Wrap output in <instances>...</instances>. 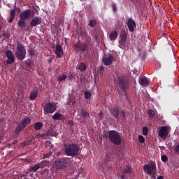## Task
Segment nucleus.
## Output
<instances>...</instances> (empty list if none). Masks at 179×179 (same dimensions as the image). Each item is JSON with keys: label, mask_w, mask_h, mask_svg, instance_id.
I'll return each mask as SVG.
<instances>
[{"label": "nucleus", "mask_w": 179, "mask_h": 179, "mask_svg": "<svg viewBox=\"0 0 179 179\" xmlns=\"http://www.w3.org/2000/svg\"><path fill=\"white\" fill-rule=\"evenodd\" d=\"M158 135L162 139L163 138L166 139V138H167V136H169V128L167 127V126L161 127V128L158 132Z\"/></svg>", "instance_id": "14"}, {"label": "nucleus", "mask_w": 179, "mask_h": 179, "mask_svg": "<svg viewBox=\"0 0 179 179\" xmlns=\"http://www.w3.org/2000/svg\"><path fill=\"white\" fill-rule=\"evenodd\" d=\"M44 127V123L41 122H37L34 124V128L36 131H40Z\"/></svg>", "instance_id": "24"}, {"label": "nucleus", "mask_w": 179, "mask_h": 179, "mask_svg": "<svg viewBox=\"0 0 179 179\" xmlns=\"http://www.w3.org/2000/svg\"><path fill=\"white\" fill-rule=\"evenodd\" d=\"M46 145L48 146H49V148H52V144H51V142L50 141H47L46 142Z\"/></svg>", "instance_id": "47"}, {"label": "nucleus", "mask_w": 179, "mask_h": 179, "mask_svg": "<svg viewBox=\"0 0 179 179\" xmlns=\"http://www.w3.org/2000/svg\"><path fill=\"white\" fill-rule=\"evenodd\" d=\"M84 96L86 99V100H89L92 98V93L89 92L88 91H85Z\"/></svg>", "instance_id": "33"}, {"label": "nucleus", "mask_w": 179, "mask_h": 179, "mask_svg": "<svg viewBox=\"0 0 179 179\" xmlns=\"http://www.w3.org/2000/svg\"><path fill=\"white\" fill-rule=\"evenodd\" d=\"M31 122V119H30V117L23 118L21 122H18V124H17L15 130V134H16V135H19V134H20V132H22V131H23V129H24V128L27 127V125H29Z\"/></svg>", "instance_id": "6"}, {"label": "nucleus", "mask_w": 179, "mask_h": 179, "mask_svg": "<svg viewBox=\"0 0 179 179\" xmlns=\"http://www.w3.org/2000/svg\"><path fill=\"white\" fill-rule=\"evenodd\" d=\"M68 162L72 163L73 159L70 157L59 158L55 161V167L57 170H62L68 167Z\"/></svg>", "instance_id": "5"}, {"label": "nucleus", "mask_w": 179, "mask_h": 179, "mask_svg": "<svg viewBox=\"0 0 179 179\" xmlns=\"http://www.w3.org/2000/svg\"><path fill=\"white\" fill-rule=\"evenodd\" d=\"M15 57L19 61H23L26 58V49L22 43H18L17 46V51Z\"/></svg>", "instance_id": "7"}, {"label": "nucleus", "mask_w": 179, "mask_h": 179, "mask_svg": "<svg viewBox=\"0 0 179 179\" xmlns=\"http://www.w3.org/2000/svg\"><path fill=\"white\" fill-rule=\"evenodd\" d=\"M52 156V152L50 151L49 152L43 155L42 159H50Z\"/></svg>", "instance_id": "34"}, {"label": "nucleus", "mask_w": 179, "mask_h": 179, "mask_svg": "<svg viewBox=\"0 0 179 179\" xmlns=\"http://www.w3.org/2000/svg\"><path fill=\"white\" fill-rule=\"evenodd\" d=\"M115 83H117L119 89L122 90L127 100H129L128 98V89H129V80L128 78L122 76H118L115 80Z\"/></svg>", "instance_id": "1"}, {"label": "nucleus", "mask_w": 179, "mask_h": 179, "mask_svg": "<svg viewBox=\"0 0 179 179\" xmlns=\"http://www.w3.org/2000/svg\"><path fill=\"white\" fill-rule=\"evenodd\" d=\"M139 84L141 85V86H148L149 80L146 77H141L139 78Z\"/></svg>", "instance_id": "19"}, {"label": "nucleus", "mask_w": 179, "mask_h": 179, "mask_svg": "<svg viewBox=\"0 0 179 179\" xmlns=\"http://www.w3.org/2000/svg\"><path fill=\"white\" fill-rule=\"evenodd\" d=\"M10 18L8 20V23H12L13 20H15V17L16 16L15 10H11L10 13Z\"/></svg>", "instance_id": "27"}, {"label": "nucleus", "mask_w": 179, "mask_h": 179, "mask_svg": "<svg viewBox=\"0 0 179 179\" xmlns=\"http://www.w3.org/2000/svg\"><path fill=\"white\" fill-rule=\"evenodd\" d=\"M1 29H2V27H0V31H1Z\"/></svg>", "instance_id": "56"}, {"label": "nucleus", "mask_w": 179, "mask_h": 179, "mask_svg": "<svg viewBox=\"0 0 179 179\" xmlns=\"http://www.w3.org/2000/svg\"><path fill=\"white\" fill-rule=\"evenodd\" d=\"M17 143V140H14L13 142V145H16Z\"/></svg>", "instance_id": "52"}, {"label": "nucleus", "mask_w": 179, "mask_h": 179, "mask_svg": "<svg viewBox=\"0 0 179 179\" xmlns=\"http://www.w3.org/2000/svg\"><path fill=\"white\" fill-rule=\"evenodd\" d=\"M48 173V169H42L40 171V174H41V176H44L45 173Z\"/></svg>", "instance_id": "40"}, {"label": "nucleus", "mask_w": 179, "mask_h": 179, "mask_svg": "<svg viewBox=\"0 0 179 179\" xmlns=\"http://www.w3.org/2000/svg\"><path fill=\"white\" fill-rule=\"evenodd\" d=\"M120 38L121 40H127L128 38V35L125 31H122L120 34Z\"/></svg>", "instance_id": "31"}, {"label": "nucleus", "mask_w": 179, "mask_h": 179, "mask_svg": "<svg viewBox=\"0 0 179 179\" xmlns=\"http://www.w3.org/2000/svg\"><path fill=\"white\" fill-rule=\"evenodd\" d=\"M161 159L164 163H166V162H167V160H169V157H167V155H162L161 157Z\"/></svg>", "instance_id": "38"}, {"label": "nucleus", "mask_w": 179, "mask_h": 179, "mask_svg": "<svg viewBox=\"0 0 179 179\" xmlns=\"http://www.w3.org/2000/svg\"><path fill=\"white\" fill-rule=\"evenodd\" d=\"M38 93V90L37 89L33 90L30 93V96H29L30 100H36V99H37Z\"/></svg>", "instance_id": "22"}, {"label": "nucleus", "mask_w": 179, "mask_h": 179, "mask_svg": "<svg viewBox=\"0 0 179 179\" xmlns=\"http://www.w3.org/2000/svg\"><path fill=\"white\" fill-rule=\"evenodd\" d=\"M156 164L151 163L150 164H145L143 166V170L148 176H151V174H153L155 171H156Z\"/></svg>", "instance_id": "11"}, {"label": "nucleus", "mask_w": 179, "mask_h": 179, "mask_svg": "<svg viewBox=\"0 0 179 179\" xmlns=\"http://www.w3.org/2000/svg\"><path fill=\"white\" fill-rule=\"evenodd\" d=\"M67 106H71V101H69L67 102Z\"/></svg>", "instance_id": "55"}, {"label": "nucleus", "mask_w": 179, "mask_h": 179, "mask_svg": "<svg viewBox=\"0 0 179 179\" xmlns=\"http://www.w3.org/2000/svg\"><path fill=\"white\" fill-rule=\"evenodd\" d=\"M108 139L110 143L118 146L122 143V138L121 134L115 130H110L108 132Z\"/></svg>", "instance_id": "4"}, {"label": "nucleus", "mask_w": 179, "mask_h": 179, "mask_svg": "<svg viewBox=\"0 0 179 179\" xmlns=\"http://www.w3.org/2000/svg\"><path fill=\"white\" fill-rule=\"evenodd\" d=\"M52 120H58V121H64V115L59 113H55L54 115L52 117Z\"/></svg>", "instance_id": "20"}, {"label": "nucleus", "mask_w": 179, "mask_h": 179, "mask_svg": "<svg viewBox=\"0 0 179 179\" xmlns=\"http://www.w3.org/2000/svg\"><path fill=\"white\" fill-rule=\"evenodd\" d=\"M30 17H31V10L30 9L25 10L20 14V20L17 22V26L21 30H24V27L27 26L26 20L30 19Z\"/></svg>", "instance_id": "3"}, {"label": "nucleus", "mask_w": 179, "mask_h": 179, "mask_svg": "<svg viewBox=\"0 0 179 179\" xmlns=\"http://www.w3.org/2000/svg\"><path fill=\"white\" fill-rule=\"evenodd\" d=\"M78 115L83 118L84 124H86V122H87V120L90 118V114L86 110L85 108H79L78 110Z\"/></svg>", "instance_id": "10"}, {"label": "nucleus", "mask_w": 179, "mask_h": 179, "mask_svg": "<svg viewBox=\"0 0 179 179\" xmlns=\"http://www.w3.org/2000/svg\"><path fill=\"white\" fill-rule=\"evenodd\" d=\"M109 111L110 114L113 115V117H115L116 120H118V118H120V109H118L117 107L110 108Z\"/></svg>", "instance_id": "16"}, {"label": "nucleus", "mask_w": 179, "mask_h": 179, "mask_svg": "<svg viewBox=\"0 0 179 179\" xmlns=\"http://www.w3.org/2000/svg\"><path fill=\"white\" fill-rule=\"evenodd\" d=\"M138 141L139 142H141V143H145V138L143 137V136L140 135L138 136Z\"/></svg>", "instance_id": "39"}, {"label": "nucleus", "mask_w": 179, "mask_h": 179, "mask_svg": "<svg viewBox=\"0 0 179 179\" xmlns=\"http://www.w3.org/2000/svg\"><path fill=\"white\" fill-rule=\"evenodd\" d=\"M99 120H103V118H104V115H103L102 111H100V113H99Z\"/></svg>", "instance_id": "44"}, {"label": "nucleus", "mask_w": 179, "mask_h": 179, "mask_svg": "<svg viewBox=\"0 0 179 179\" xmlns=\"http://www.w3.org/2000/svg\"><path fill=\"white\" fill-rule=\"evenodd\" d=\"M112 8L114 13L117 12V7H115V6L113 5Z\"/></svg>", "instance_id": "48"}, {"label": "nucleus", "mask_w": 179, "mask_h": 179, "mask_svg": "<svg viewBox=\"0 0 179 179\" xmlns=\"http://www.w3.org/2000/svg\"><path fill=\"white\" fill-rule=\"evenodd\" d=\"M109 38L111 41H114L116 38H118V33L117 31L115 30L112 31L109 35Z\"/></svg>", "instance_id": "23"}, {"label": "nucleus", "mask_w": 179, "mask_h": 179, "mask_svg": "<svg viewBox=\"0 0 179 179\" xmlns=\"http://www.w3.org/2000/svg\"><path fill=\"white\" fill-rule=\"evenodd\" d=\"M127 27H128L129 31H131L132 33L134 31L135 27H136V22H135L134 21V20H132L131 18H129L127 20Z\"/></svg>", "instance_id": "15"}, {"label": "nucleus", "mask_w": 179, "mask_h": 179, "mask_svg": "<svg viewBox=\"0 0 179 179\" xmlns=\"http://www.w3.org/2000/svg\"><path fill=\"white\" fill-rule=\"evenodd\" d=\"M6 57H7V60L6 61L7 65H11L15 62V54L12 50H7L6 52Z\"/></svg>", "instance_id": "12"}, {"label": "nucleus", "mask_w": 179, "mask_h": 179, "mask_svg": "<svg viewBox=\"0 0 179 179\" xmlns=\"http://www.w3.org/2000/svg\"><path fill=\"white\" fill-rule=\"evenodd\" d=\"M174 151L176 155H179V144H178L175 146Z\"/></svg>", "instance_id": "41"}, {"label": "nucleus", "mask_w": 179, "mask_h": 179, "mask_svg": "<svg viewBox=\"0 0 179 179\" xmlns=\"http://www.w3.org/2000/svg\"><path fill=\"white\" fill-rule=\"evenodd\" d=\"M44 114H53L57 111V103L48 102L43 107Z\"/></svg>", "instance_id": "8"}, {"label": "nucleus", "mask_w": 179, "mask_h": 179, "mask_svg": "<svg viewBox=\"0 0 179 179\" xmlns=\"http://www.w3.org/2000/svg\"><path fill=\"white\" fill-rule=\"evenodd\" d=\"M147 114L150 120H153V117L156 116V113L152 109H149L147 112Z\"/></svg>", "instance_id": "28"}, {"label": "nucleus", "mask_w": 179, "mask_h": 179, "mask_svg": "<svg viewBox=\"0 0 179 179\" xmlns=\"http://www.w3.org/2000/svg\"><path fill=\"white\" fill-rule=\"evenodd\" d=\"M123 174H132V169L128 165L123 166V169L122 171Z\"/></svg>", "instance_id": "21"}, {"label": "nucleus", "mask_w": 179, "mask_h": 179, "mask_svg": "<svg viewBox=\"0 0 179 179\" xmlns=\"http://www.w3.org/2000/svg\"><path fill=\"white\" fill-rule=\"evenodd\" d=\"M96 20H90L89 22L88 25H90L91 27H94L96 26Z\"/></svg>", "instance_id": "37"}, {"label": "nucleus", "mask_w": 179, "mask_h": 179, "mask_svg": "<svg viewBox=\"0 0 179 179\" xmlns=\"http://www.w3.org/2000/svg\"><path fill=\"white\" fill-rule=\"evenodd\" d=\"M8 66H9V64H8V63H6H6H5V62H4L3 63V64L1 65V66H2L3 68H4V69H6Z\"/></svg>", "instance_id": "43"}, {"label": "nucleus", "mask_w": 179, "mask_h": 179, "mask_svg": "<svg viewBox=\"0 0 179 179\" xmlns=\"http://www.w3.org/2000/svg\"><path fill=\"white\" fill-rule=\"evenodd\" d=\"M68 122H69V125H73V121L69 120Z\"/></svg>", "instance_id": "50"}, {"label": "nucleus", "mask_w": 179, "mask_h": 179, "mask_svg": "<svg viewBox=\"0 0 179 179\" xmlns=\"http://www.w3.org/2000/svg\"><path fill=\"white\" fill-rule=\"evenodd\" d=\"M119 47L120 48H122V50L125 49V48L127 47V40L120 39L119 41Z\"/></svg>", "instance_id": "25"}, {"label": "nucleus", "mask_w": 179, "mask_h": 179, "mask_svg": "<svg viewBox=\"0 0 179 179\" xmlns=\"http://www.w3.org/2000/svg\"><path fill=\"white\" fill-rule=\"evenodd\" d=\"M99 69H100V73H103V72H104V66H101L99 67Z\"/></svg>", "instance_id": "45"}, {"label": "nucleus", "mask_w": 179, "mask_h": 179, "mask_svg": "<svg viewBox=\"0 0 179 179\" xmlns=\"http://www.w3.org/2000/svg\"><path fill=\"white\" fill-rule=\"evenodd\" d=\"M65 79H66V76H65V74L59 75L58 76V80L59 82H62V80H65Z\"/></svg>", "instance_id": "36"}, {"label": "nucleus", "mask_w": 179, "mask_h": 179, "mask_svg": "<svg viewBox=\"0 0 179 179\" xmlns=\"http://www.w3.org/2000/svg\"><path fill=\"white\" fill-rule=\"evenodd\" d=\"M38 164L39 165L40 169H44V167H47V166H49L50 162L47 160H43L38 163Z\"/></svg>", "instance_id": "26"}, {"label": "nucleus", "mask_w": 179, "mask_h": 179, "mask_svg": "<svg viewBox=\"0 0 179 179\" xmlns=\"http://www.w3.org/2000/svg\"><path fill=\"white\" fill-rule=\"evenodd\" d=\"M3 37H9V34L8 33L3 34Z\"/></svg>", "instance_id": "49"}, {"label": "nucleus", "mask_w": 179, "mask_h": 179, "mask_svg": "<svg viewBox=\"0 0 179 179\" xmlns=\"http://www.w3.org/2000/svg\"><path fill=\"white\" fill-rule=\"evenodd\" d=\"M40 166L38 164H36L34 166L29 167V171H33L34 173H36L38 170H40Z\"/></svg>", "instance_id": "29"}, {"label": "nucleus", "mask_w": 179, "mask_h": 179, "mask_svg": "<svg viewBox=\"0 0 179 179\" xmlns=\"http://www.w3.org/2000/svg\"><path fill=\"white\" fill-rule=\"evenodd\" d=\"M78 68L80 72H85L86 71V64L85 63H80L78 65Z\"/></svg>", "instance_id": "30"}, {"label": "nucleus", "mask_w": 179, "mask_h": 179, "mask_svg": "<svg viewBox=\"0 0 179 179\" xmlns=\"http://www.w3.org/2000/svg\"><path fill=\"white\" fill-rule=\"evenodd\" d=\"M87 48V46L86 45V43L80 42V40L79 39L77 43H74L73 49L77 53L85 52Z\"/></svg>", "instance_id": "9"}, {"label": "nucleus", "mask_w": 179, "mask_h": 179, "mask_svg": "<svg viewBox=\"0 0 179 179\" xmlns=\"http://www.w3.org/2000/svg\"><path fill=\"white\" fill-rule=\"evenodd\" d=\"M31 64H33V62L31 61H29L26 62V65H27V66H31Z\"/></svg>", "instance_id": "46"}, {"label": "nucleus", "mask_w": 179, "mask_h": 179, "mask_svg": "<svg viewBox=\"0 0 179 179\" xmlns=\"http://www.w3.org/2000/svg\"><path fill=\"white\" fill-rule=\"evenodd\" d=\"M0 66H1V63H0Z\"/></svg>", "instance_id": "58"}, {"label": "nucleus", "mask_w": 179, "mask_h": 179, "mask_svg": "<svg viewBox=\"0 0 179 179\" xmlns=\"http://www.w3.org/2000/svg\"><path fill=\"white\" fill-rule=\"evenodd\" d=\"M80 34H85V32L82 31V27L80 28Z\"/></svg>", "instance_id": "51"}, {"label": "nucleus", "mask_w": 179, "mask_h": 179, "mask_svg": "<svg viewBox=\"0 0 179 179\" xmlns=\"http://www.w3.org/2000/svg\"><path fill=\"white\" fill-rule=\"evenodd\" d=\"M35 54L36 51H34V50H29V57H31V58H33Z\"/></svg>", "instance_id": "42"}, {"label": "nucleus", "mask_w": 179, "mask_h": 179, "mask_svg": "<svg viewBox=\"0 0 179 179\" xmlns=\"http://www.w3.org/2000/svg\"><path fill=\"white\" fill-rule=\"evenodd\" d=\"M15 10H20V8H16V6H14Z\"/></svg>", "instance_id": "53"}, {"label": "nucleus", "mask_w": 179, "mask_h": 179, "mask_svg": "<svg viewBox=\"0 0 179 179\" xmlns=\"http://www.w3.org/2000/svg\"><path fill=\"white\" fill-rule=\"evenodd\" d=\"M149 134V129L146 127H143V135L146 136Z\"/></svg>", "instance_id": "35"}, {"label": "nucleus", "mask_w": 179, "mask_h": 179, "mask_svg": "<svg viewBox=\"0 0 179 179\" xmlns=\"http://www.w3.org/2000/svg\"><path fill=\"white\" fill-rule=\"evenodd\" d=\"M30 24L31 27H34V26H38V24H41V18H40V17H34L31 20Z\"/></svg>", "instance_id": "18"}, {"label": "nucleus", "mask_w": 179, "mask_h": 179, "mask_svg": "<svg viewBox=\"0 0 179 179\" xmlns=\"http://www.w3.org/2000/svg\"><path fill=\"white\" fill-rule=\"evenodd\" d=\"M80 148L76 143L64 144V155L71 157H76L80 155Z\"/></svg>", "instance_id": "2"}, {"label": "nucleus", "mask_w": 179, "mask_h": 179, "mask_svg": "<svg viewBox=\"0 0 179 179\" xmlns=\"http://www.w3.org/2000/svg\"><path fill=\"white\" fill-rule=\"evenodd\" d=\"M102 62L104 64L105 66H110V65L114 62V56L111 54L108 55V56H103Z\"/></svg>", "instance_id": "13"}, {"label": "nucleus", "mask_w": 179, "mask_h": 179, "mask_svg": "<svg viewBox=\"0 0 179 179\" xmlns=\"http://www.w3.org/2000/svg\"><path fill=\"white\" fill-rule=\"evenodd\" d=\"M22 145H24V146H27V145H29V143H23Z\"/></svg>", "instance_id": "54"}, {"label": "nucleus", "mask_w": 179, "mask_h": 179, "mask_svg": "<svg viewBox=\"0 0 179 179\" xmlns=\"http://www.w3.org/2000/svg\"><path fill=\"white\" fill-rule=\"evenodd\" d=\"M55 54L57 55V58H62V55H64V49H62L60 45H56Z\"/></svg>", "instance_id": "17"}, {"label": "nucleus", "mask_w": 179, "mask_h": 179, "mask_svg": "<svg viewBox=\"0 0 179 179\" xmlns=\"http://www.w3.org/2000/svg\"><path fill=\"white\" fill-rule=\"evenodd\" d=\"M120 117H122V121H127V112L124 110L120 111Z\"/></svg>", "instance_id": "32"}, {"label": "nucleus", "mask_w": 179, "mask_h": 179, "mask_svg": "<svg viewBox=\"0 0 179 179\" xmlns=\"http://www.w3.org/2000/svg\"><path fill=\"white\" fill-rule=\"evenodd\" d=\"M19 1H20H20H23V0H19Z\"/></svg>", "instance_id": "57"}]
</instances>
